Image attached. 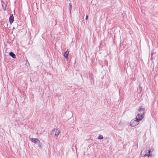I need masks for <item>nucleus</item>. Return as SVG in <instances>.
Listing matches in <instances>:
<instances>
[{
    "label": "nucleus",
    "instance_id": "nucleus-12",
    "mask_svg": "<svg viewBox=\"0 0 158 158\" xmlns=\"http://www.w3.org/2000/svg\"><path fill=\"white\" fill-rule=\"evenodd\" d=\"M39 143V147L40 148H41V143H40H40Z\"/></svg>",
    "mask_w": 158,
    "mask_h": 158
},
{
    "label": "nucleus",
    "instance_id": "nucleus-2",
    "mask_svg": "<svg viewBox=\"0 0 158 158\" xmlns=\"http://www.w3.org/2000/svg\"><path fill=\"white\" fill-rule=\"evenodd\" d=\"M60 133V131L57 129H54L52 130L51 134L52 135H54L56 136H58Z\"/></svg>",
    "mask_w": 158,
    "mask_h": 158
},
{
    "label": "nucleus",
    "instance_id": "nucleus-6",
    "mask_svg": "<svg viewBox=\"0 0 158 158\" xmlns=\"http://www.w3.org/2000/svg\"><path fill=\"white\" fill-rule=\"evenodd\" d=\"M14 17L13 15H10L9 18V21L10 23H12L14 21Z\"/></svg>",
    "mask_w": 158,
    "mask_h": 158
},
{
    "label": "nucleus",
    "instance_id": "nucleus-11",
    "mask_svg": "<svg viewBox=\"0 0 158 158\" xmlns=\"http://www.w3.org/2000/svg\"><path fill=\"white\" fill-rule=\"evenodd\" d=\"M103 139V137L102 135H100L98 137V139Z\"/></svg>",
    "mask_w": 158,
    "mask_h": 158
},
{
    "label": "nucleus",
    "instance_id": "nucleus-14",
    "mask_svg": "<svg viewBox=\"0 0 158 158\" xmlns=\"http://www.w3.org/2000/svg\"><path fill=\"white\" fill-rule=\"evenodd\" d=\"M139 89H140V91H142V88L140 86H139Z\"/></svg>",
    "mask_w": 158,
    "mask_h": 158
},
{
    "label": "nucleus",
    "instance_id": "nucleus-10",
    "mask_svg": "<svg viewBox=\"0 0 158 158\" xmlns=\"http://www.w3.org/2000/svg\"><path fill=\"white\" fill-rule=\"evenodd\" d=\"M69 5L70 13H71V10H72V4H71V3L69 4Z\"/></svg>",
    "mask_w": 158,
    "mask_h": 158
},
{
    "label": "nucleus",
    "instance_id": "nucleus-15",
    "mask_svg": "<svg viewBox=\"0 0 158 158\" xmlns=\"http://www.w3.org/2000/svg\"><path fill=\"white\" fill-rule=\"evenodd\" d=\"M142 155H143V154H142V152L141 153V156H142Z\"/></svg>",
    "mask_w": 158,
    "mask_h": 158
},
{
    "label": "nucleus",
    "instance_id": "nucleus-7",
    "mask_svg": "<svg viewBox=\"0 0 158 158\" xmlns=\"http://www.w3.org/2000/svg\"><path fill=\"white\" fill-rule=\"evenodd\" d=\"M151 149H149V150H148V154H146L144 156V157H145L146 156H148V157L150 156H151L152 155V154H151Z\"/></svg>",
    "mask_w": 158,
    "mask_h": 158
},
{
    "label": "nucleus",
    "instance_id": "nucleus-5",
    "mask_svg": "<svg viewBox=\"0 0 158 158\" xmlns=\"http://www.w3.org/2000/svg\"><path fill=\"white\" fill-rule=\"evenodd\" d=\"M2 6L3 9L4 10H6V5L3 1L1 2Z\"/></svg>",
    "mask_w": 158,
    "mask_h": 158
},
{
    "label": "nucleus",
    "instance_id": "nucleus-4",
    "mask_svg": "<svg viewBox=\"0 0 158 158\" xmlns=\"http://www.w3.org/2000/svg\"><path fill=\"white\" fill-rule=\"evenodd\" d=\"M30 140L32 142L35 144L40 143V141L38 139L31 138L30 139Z\"/></svg>",
    "mask_w": 158,
    "mask_h": 158
},
{
    "label": "nucleus",
    "instance_id": "nucleus-3",
    "mask_svg": "<svg viewBox=\"0 0 158 158\" xmlns=\"http://www.w3.org/2000/svg\"><path fill=\"white\" fill-rule=\"evenodd\" d=\"M139 122L137 121V119L135 120H132L131 122L130 125L132 127H134L138 125L139 124L138 122Z\"/></svg>",
    "mask_w": 158,
    "mask_h": 158
},
{
    "label": "nucleus",
    "instance_id": "nucleus-13",
    "mask_svg": "<svg viewBox=\"0 0 158 158\" xmlns=\"http://www.w3.org/2000/svg\"><path fill=\"white\" fill-rule=\"evenodd\" d=\"M88 16L87 15H86V17H85V20H87L88 19Z\"/></svg>",
    "mask_w": 158,
    "mask_h": 158
},
{
    "label": "nucleus",
    "instance_id": "nucleus-16",
    "mask_svg": "<svg viewBox=\"0 0 158 158\" xmlns=\"http://www.w3.org/2000/svg\"><path fill=\"white\" fill-rule=\"evenodd\" d=\"M142 155H143V154H142V152L141 153V156H142Z\"/></svg>",
    "mask_w": 158,
    "mask_h": 158
},
{
    "label": "nucleus",
    "instance_id": "nucleus-1",
    "mask_svg": "<svg viewBox=\"0 0 158 158\" xmlns=\"http://www.w3.org/2000/svg\"><path fill=\"white\" fill-rule=\"evenodd\" d=\"M145 108L143 107H139L137 112V114L136 119L137 121H140L143 119L144 117Z\"/></svg>",
    "mask_w": 158,
    "mask_h": 158
},
{
    "label": "nucleus",
    "instance_id": "nucleus-8",
    "mask_svg": "<svg viewBox=\"0 0 158 158\" xmlns=\"http://www.w3.org/2000/svg\"><path fill=\"white\" fill-rule=\"evenodd\" d=\"M9 55L13 58H16L15 55L12 52H10L9 53Z\"/></svg>",
    "mask_w": 158,
    "mask_h": 158
},
{
    "label": "nucleus",
    "instance_id": "nucleus-9",
    "mask_svg": "<svg viewBox=\"0 0 158 158\" xmlns=\"http://www.w3.org/2000/svg\"><path fill=\"white\" fill-rule=\"evenodd\" d=\"M69 53V52L68 51H66L64 53V57L66 59H67V58H68V55Z\"/></svg>",
    "mask_w": 158,
    "mask_h": 158
}]
</instances>
